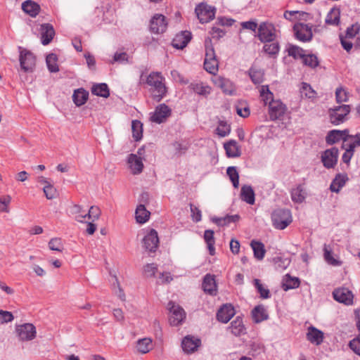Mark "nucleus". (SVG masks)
I'll return each instance as SVG.
<instances>
[{
  "label": "nucleus",
  "mask_w": 360,
  "mask_h": 360,
  "mask_svg": "<svg viewBox=\"0 0 360 360\" xmlns=\"http://www.w3.org/2000/svg\"><path fill=\"white\" fill-rule=\"evenodd\" d=\"M340 11L338 8H333L326 15L325 22L330 25H338L340 23Z\"/></svg>",
  "instance_id": "obj_36"
},
{
  "label": "nucleus",
  "mask_w": 360,
  "mask_h": 360,
  "mask_svg": "<svg viewBox=\"0 0 360 360\" xmlns=\"http://www.w3.org/2000/svg\"><path fill=\"white\" fill-rule=\"evenodd\" d=\"M22 11L30 16L34 18L40 11V6L34 1L27 0L22 4Z\"/></svg>",
  "instance_id": "obj_25"
},
{
  "label": "nucleus",
  "mask_w": 360,
  "mask_h": 360,
  "mask_svg": "<svg viewBox=\"0 0 360 360\" xmlns=\"http://www.w3.org/2000/svg\"><path fill=\"white\" fill-rule=\"evenodd\" d=\"M129 56L126 52L117 51L115 53L110 63H119L121 64H127L129 63Z\"/></svg>",
  "instance_id": "obj_50"
},
{
  "label": "nucleus",
  "mask_w": 360,
  "mask_h": 360,
  "mask_svg": "<svg viewBox=\"0 0 360 360\" xmlns=\"http://www.w3.org/2000/svg\"><path fill=\"white\" fill-rule=\"evenodd\" d=\"M43 191L46 198L49 200H52L55 198L57 195L56 189L51 184H48V185L44 186Z\"/></svg>",
  "instance_id": "obj_58"
},
{
  "label": "nucleus",
  "mask_w": 360,
  "mask_h": 360,
  "mask_svg": "<svg viewBox=\"0 0 360 360\" xmlns=\"http://www.w3.org/2000/svg\"><path fill=\"white\" fill-rule=\"evenodd\" d=\"M240 217L238 214L235 215H229L224 217H214L211 219L212 221L216 224L217 226H223L225 225H228L231 222H236L239 219Z\"/></svg>",
  "instance_id": "obj_38"
},
{
  "label": "nucleus",
  "mask_w": 360,
  "mask_h": 360,
  "mask_svg": "<svg viewBox=\"0 0 360 360\" xmlns=\"http://www.w3.org/2000/svg\"><path fill=\"white\" fill-rule=\"evenodd\" d=\"M338 149L335 147L326 150L321 157L323 166L327 169L334 168L338 162Z\"/></svg>",
  "instance_id": "obj_10"
},
{
  "label": "nucleus",
  "mask_w": 360,
  "mask_h": 360,
  "mask_svg": "<svg viewBox=\"0 0 360 360\" xmlns=\"http://www.w3.org/2000/svg\"><path fill=\"white\" fill-rule=\"evenodd\" d=\"M16 333L22 341L33 340L36 336V328L32 323H24L16 327Z\"/></svg>",
  "instance_id": "obj_11"
},
{
  "label": "nucleus",
  "mask_w": 360,
  "mask_h": 360,
  "mask_svg": "<svg viewBox=\"0 0 360 360\" xmlns=\"http://www.w3.org/2000/svg\"><path fill=\"white\" fill-rule=\"evenodd\" d=\"M157 271V266L155 264H148L144 266L143 274L146 277L155 276Z\"/></svg>",
  "instance_id": "obj_63"
},
{
  "label": "nucleus",
  "mask_w": 360,
  "mask_h": 360,
  "mask_svg": "<svg viewBox=\"0 0 360 360\" xmlns=\"http://www.w3.org/2000/svg\"><path fill=\"white\" fill-rule=\"evenodd\" d=\"M192 37L191 32L189 31H182L176 34L172 41V45L176 49H183L185 48Z\"/></svg>",
  "instance_id": "obj_19"
},
{
  "label": "nucleus",
  "mask_w": 360,
  "mask_h": 360,
  "mask_svg": "<svg viewBox=\"0 0 360 360\" xmlns=\"http://www.w3.org/2000/svg\"><path fill=\"white\" fill-rule=\"evenodd\" d=\"M335 98L337 103L347 102L348 101V93L342 86L335 90Z\"/></svg>",
  "instance_id": "obj_55"
},
{
  "label": "nucleus",
  "mask_w": 360,
  "mask_h": 360,
  "mask_svg": "<svg viewBox=\"0 0 360 360\" xmlns=\"http://www.w3.org/2000/svg\"><path fill=\"white\" fill-rule=\"evenodd\" d=\"M300 281L297 277H291L289 274H286L283 279L282 288L287 291L290 289H294L299 287Z\"/></svg>",
  "instance_id": "obj_35"
},
{
  "label": "nucleus",
  "mask_w": 360,
  "mask_h": 360,
  "mask_svg": "<svg viewBox=\"0 0 360 360\" xmlns=\"http://www.w3.org/2000/svg\"><path fill=\"white\" fill-rule=\"evenodd\" d=\"M11 200V198L10 195H5L0 198V212H9L8 205Z\"/></svg>",
  "instance_id": "obj_60"
},
{
  "label": "nucleus",
  "mask_w": 360,
  "mask_h": 360,
  "mask_svg": "<svg viewBox=\"0 0 360 360\" xmlns=\"http://www.w3.org/2000/svg\"><path fill=\"white\" fill-rule=\"evenodd\" d=\"M171 110L165 103L156 107L155 112L150 117L152 122L160 124L170 115Z\"/></svg>",
  "instance_id": "obj_18"
},
{
  "label": "nucleus",
  "mask_w": 360,
  "mask_h": 360,
  "mask_svg": "<svg viewBox=\"0 0 360 360\" xmlns=\"http://www.w3.org/2000/svg\"><path fill=\"white\" fill-rule=\"evenodd\" d=\"M167 23L165 17L161 14H155L150 20V29L155 34L164 32L167 29Z\"/></svg>",
  "instance_id": "obj_16"
},
{
  "label": "nucleus",
  "mask_w": 360,
  "mask_h": 360,
  "mask_svg": "<svg viewBox=\"0 0 360 360\" xmlns=\"http://www.w3.org/2000/svg\"><path fill=\"white\" fill-rule=\"evenodd\" d=\"M235 309L231 304L223 305L217 313V319L219 321L226 323L234 316Z\"/></svg>",
  "instance_id": "obj_21"
},
{
  "label": "nucleus",
  "mask_w": 360,
  "mask_h": 360,
  "mask_svg": "<svg viewBox=\"0 0 360 360\" xmlns=\"http://www.w3.org/2000/svg\"><path fill=\"white\" fill-rule=\"evenodd\" d=\"M274 226L280 230L285 229L292 222L291 212L287 209H277L271 215Z\"/></svg>",
  "instance_id": "obj_3"
},
{
  "label": "nucleus",
  "mask_w": 360,
  "mask_h": 360,
  "mask_svg": "<svg viewBox=\"0 0 360 360\" xmlns=\"http://www.w3.org/2000/svg\"><path fill=\"white\" fill-rule=\"evenodd\" d=\"M201 341L200 339L193 336H186L182 342L181 347L185 353L191 354L194 352L200 347Z\"/></svg>",
  "instance_id": "obj_20"
},
{
  "label": "nucleus",
  "mask_w": 360,
  "mask_h": 360,
  "mask_svg": "<svg viewBox=\"0 0 360 360\" xmlns=\"http://www.w3.org/2000/svg\"><path fill=\"white\" fill-rule=\"evenodd\" d=\"M288 55L292 56L294 58H304V50L295 45H290L288 49Z\"/></svg>",
  "instance_id": "obj_53"
},
{
  "label": "nucleus",
  "mask_w": 360,
  "mask_h": 360,
  "mask_svg": "<svg viewBox=\"0 0 360 360\" xmlns=\"http://www.w3.org/2000/svg\"><path fill=\"white\" fill-rule=\"evenodd\" d=\"M127 162L133 174H139L142 172L143 164L140 157L131 153L128 156Z\"/></svg>",
  "instance_id": "obj_23"
},
{
  "label": "nucleus",
  "mask_w": 360,
  "mask_h": 360,
  "mask_svg": "<svg viewBox=\"0 0 360 360\" xmlns=\"http://www.w3.org/2000/svg\"><path fill=\"white\" fill-rule=\"evenodd\" d=\"M167 309L170 313L169 321L171 326H177L184 321L186 314L181 307L170 301L167 304Z\"/></svg>",
  "instance_id": "obj_4"
},
{
  "label": "nucleus",
  "mask_w": 360,
  "mask_h": 360,
  "mask_svg": "<svg viewBox=\"0 0 360 360\" xmlns=\"http://www.w3.org/2000/svg\"><path fill=\"white\" fill-rule=\"evenodd\" d=\"M150 212L146 210L143 205L137 206L135 212L136 220L139 224L146 223L150 217Z\"/></svg>",
  "instance_id": "obj_34"
},
{
  "label": "nucleus",
  "mask_w": 360,
  "mask_h": 360,
  "mask_svg": "<svg viewBox=\"0 0 360 360\" xmlns=\"http://www.w3.org/2000/svg\"><path fill=\"white\" fill-rule=\"evenodd\" d=\"M215 11L214 7L208 6L205 3L198 4L195 9L198 18L201 23H206L212 20L214 18Z\"/></svg>",
  "instance_id": "obj_8"
},
{
  "label": "nucleus",
  "mask_w": 360,
  "mask_h": 360,
  "mask_svg": "<svg viewBox=\"0 0 360 360\" xmlns=\"http://www.w3.org/2000/svg\"><path fill=\"white\" fill-rule=\"evenodd\" d=\"M257 37L262 42H271L276 37V29L271 23L262 22L258 27Z\"/></svg>",
  "instance_id": "obj_7"
},
{
  "label": "nucleus",
  "mask_w": 360,
  "mask_h": 360,
  "mask_svg": "<svg viewBox=\"0 0 360 360\" xmlns=\"http://www.w3.org/2000/svg\"><path fill=\"white\" fill-rule=\"evenodd\" d=\"M347 180L348 177L346 174H338L330 186V191L338 193Z\"/></svg>",
  "instance_id": "obj_29"
},
{
  "label": "nucleus",
  "mask_w": 360,
  "mask_h": 360,
  "mask_svg": "<svg viewBox=\"0 0 360 360\" xmlns=\"http://www.w3.org/2000/svg\"><path fill=\"white\" fill-rule=\"evenodd\" d=\"M190 207L193 221L195 222H199L201 221L202 214L199 208L193 205L192 204L190 205Z\"/></svg>",
  "instance_id": "obj_62"
},
{
  "label": "nucleus",
  "mask_w": 360,
  "mask_h": 360,
  "mask_svg": "<svg viewBox=\"0 0 360 360\" xmlns=\"http://www.w3.org/2000/svg\"><path fill=\"white\" fill-rule=\"evenodd\" d=\"M259 93H260V96L262 97L265 105H266L267 103L269 104L270 101H274L273 99L274 95L270 91V90L269 89V86H267V85L262 86Z\"/></svg>",
  "instance_id": "obj_48"
},
{
  "label": "nucleus",
  "mask_w": 360,
  "mask_h": 360,
  "mask_svg": "<svg viewBox=\"0 0 360 360\" xmlns=\"http://www.w3.org/2000/svg\"><path fill=\"white\" fill-rule=\"evenodd\" d=\"M295 37L300 41L303 42L309 41L312 38V32L308 25L299 23L294 25Z\"/></svg>",
  "instance_id": "obj_15"
},
{
  "label": "nucleus",
  "mask_w": 360,
  "mask_h": 360,
  "mask_svg": "<svg viewBox=\"0 0 360 360\" xmlns=\"http://www.w3.org/2000/svg\"><path fill=\"white\" fill-rule=\"evenodd\" d=\"M252 317L253 321L258 323L268 319L269 315L263 305H258L252 310Z\"/></svg>",
  "instance_id": "obj_28"
},
{
  "label": "nucleus",
  "mask_w": 360,
  "mask_h": 360,
  "mask_svg": "<svg viewBox=\"0 0 360 360\" xmlns=\"http://www.w3.org/2000/svg\"><path fill=\"white\" fill-rule=\"evenodd\" d=\"M303 58L304 65H308L312 68L319 65V60L317 57L314 54L305 55Z\"/></svg>",
  "instance_id": "obj_56"
},
{
  "label": "nucleus",
  "mask_w": 360,
  "mask_h": 360,
  "mask_svg": "<svg viewBox=\"0 0 360 360\" xmlns=\"http://www.w3.org/2000/svg\"><path fill=\"white\" fill-rule=\"evenodd\" d=\"M213 82L217 87L221 89L224 94L229 96L236 94V86L230 79L218 76L213 79Z\"/></svg>",
  "instance_id": "obj_13"
},
{
  "label": "nucleus",
  "mask_w": 360,
  "mask_h": 360,
  "mask_svg": "<svg viewBox=\"0 0 360 360\" xmlns=\"http://www.w3.org/2000/svg\"><path fill=\"white\" fill-rule=\"evenodd\" d=\"M263 50L270 56H275L278 53L280 46L278 42H274L273 41L271 44H265L263 46Z\"/></svg>",
  "instance_id": "obj_52"
},
{
  "label": "nucleus",
  "mask_w": 360,
  "mask_h": 360,
  "mask_svg": "<svg viewBox=\"0 0 360 360\" xmlns=\"http://www.w3.org/2000/svg\"><path fill=\"white\" fill-rule=\"evenodd\" d=\"M249 75L252 82L255 84H261L264 80V72L261 70L250 68Z\"/></svg>",
  "instance_id": "obj_47"
},
{
  "label": "nucleus",
  "mask_w": 360,
  "mask_h": 360,
  "mask_svg": "<svg viewBox=\"0 0 360 360\" xmlns=\"http://www.w3.org/2000/svg\"><path fill=\"white\" fill-rule=\"evenodd\" d=\"M20 51V65L21 69L25 72H32L36 65V58L34 54L22 47H19Z\"/></svg>",
  "instance_id": "obj_5"
},
{
  "label": "nucleus",
  "mask_w": 360,
  "mask_h": 360,
  "mask_svg": "<svg viewBox=\"0 0 360 360\" xmlns=\"http://www.w3.org/2000/svg\"><path fill=\"white\" fill-rule=\"evenodd\" d=\"M55 35L53 27L49 23H44L41 25V39L43 45H48Z\"/></svg>",
  "instance_id": "obj_22"
},
{
  "label": "nucleus",
  "mask_w": 360,
  "mask_h": 360,
  "mask_svg": "<svg viewBox=\"0 0 360 360\" xmlns=\"http://www.w3.org/2000/svg\"><path fill=\"white\" fill-rule=\"evenodd\" d=\"M89 98V92L82 88L75 90L72 99L77 106L84 105Z\"/></svg>",
  "instance_id": "obj_32"
},
{
  "label": "nucleus",
  "mask_w": 360,
  "mask_h": 360,
  "mask_svg": "<svg viewBox=\"0 0 360 360\" xmlns=\"http://www.w3.org/2000/svg\"><path fill=\"white\" fill-rule=\"evenodd\" d=\"M290 195L294 202L302 203L305 200L307 193L303 186L298 185L296 188L292 189Z\"/></svg>",
  "instance_id": "obj_33"
},
{
  "label": "nucleus",
  "mask_w": 360,
  "mask_h": 360,
  "mask_svg": "<svg viewBox=\"0 0 360 360\" xmlns=\"http://www.w3.org/2000/svg\"><path fill=\"white\" fill-rule=\"evenodd\" d=\"M324 259L329 264L333 266H340L341 262L335 259L332 255L331 248L326 244L323 246Z\"/></svg>",
  "instance_id": "obj_45"
},
{
  "label": "nucleus",
  "mask_w": 360,
  "mask_h": 360,
  "mask_svg": "<svg viewBox=\"0 0 360 360\" xmlns=\"http://www.w3.org/2000/svg\"><path fill=\"white\" fill-rule=\"evenodd\" d=\"M240 198L242 200L250 205H253L255 201V192L252 188L248 185H244L241 188Z\"/></svg>",
  "instance_id": "obj_31"
},
{
  "label": "nucleus",
  "mask_w": 360,
  "mask_h": 360,
  "mask_svg": "<svg viewBox=\"0 0 360 360\" xmlns=\"http://www.w3.org/2000/svg\"><path fill=\"white\" fill-rule=\"evenodd\" d=\"M349 131L347 129L345 130H337L333 129L330 131L326 137V141L327 144L328 145H333L340 140L343 141V145L346 143V142L348 141V137H349Z\"/></svg>",
  "instance_id": "obj_14"
},
{
  "label": "nucleus",
  "mask_w": 360,
  "mask_h": 360,
  "mask_svg": "<svg viewBox=\"0 0 360 360\" xmlns=\"http://www.w3.org/2000/svg\"><path fill=\"white\" fill-rule=\"evenodd\" d=\"M101 214V210H100V208L98 207H97V206H91L89 208V210L88 213L77 216L76 217V219L78 221H81L82 222L83 219H85V218L88 217L89 219H91L92 221H95V220H97L99 218Z\"/></svg>",
  "instance_id": "obj_37"
},
{
  "label": "nucleus",
  "mask_w": 360,
  "mask_h": 360,
  "mask_svg": "<svg viewBox=\"0 0 360 360\" xmlns=\"http://www.w3.org/2000/svg\"><path fill=\"white\" fill-rule=\"evenodd\" d=\"M347 146H353L354 149L356 146H360V134H357L355 136L349 135L348 141L346 142Z\"/></svg>",
  "instance_id": "obj_64"
},
{
  "label": "nucleus",
  "mask_w": 360,
  "mask_h": 360,
  "mask_svg": "<svg viewBox=\"0 0 360 360\" xmlns=\"http://www.w3.org/2000/svg\"><path fill=\"white\" fill-rule=\"evenodd\" d=\"M254 283L255 288L260 294V297L263 299L269 298V290L262 285V284L260 283V281L256 278L254 280Z\"/></svg>",
  "instance_id": "obj_57"
},
{
  "label": "nucleus",
  "mask_w": 360,
  "mask_h": 360,
  "mask_svg": "<svg viewBox=\"0 0 360 360\" xmlns=\"http://www.w3.org/2000/svg\"><path fill=\"white\" fill-rule=\"evenodd\" d=\"M189 87L195 93H196V94H198L199 95H201V96H207L211 92V87H210L207 85H203L202 84H198V83L193 84V83H192V84H190Z\"/></svg>",
  "instance_id": "obj_41"
},
{
  "label": "nucleus",
  "mask_w": 360,
  "mask_h": 360,
  "mask_svg": "<svg viewBox=\"0 0 360 360\" xmlns=\"http://www.w3.org/2000/svg\"><path fill=\"white\" fill-rule=\"evenodd\" d=\"M205 58L204 61L205 70L210 74L214 75L218 70V60L215 51L212 44L211 39L207 38L205 41Z\"/></svg>",
  "instance_id": "obj_2"
},
{
  "label": "nucleus",
  "mask_w": 360,
  "mask_h": 360,
  "mask_svg": "<svg viewBox=\"0 0 360 360\" xmlns=\"http://www.w3.org/2000/svg\"><path fill=\"white\" fill-rule=\"evenodd\" d=\"M224 148L229 158H238L241 155L240 146L235 140H230L225 143Z\"/></svg>",
  "instance_id": "obj_27"
},
{
  "label": "nucleus",
  "mask_w": 360,
  "mask_h": 360,
  "mask_svg": "<svg viewBox=\"0 0 360 360\" xmlns=\"http://www.w3.org/2000/svg\"><path fill=\"white\" fill-rule=\"evenodd\" d=\"M152 340L150 338H143L137 342V350L142 354L148 353L152 349Z\"/></svg>",
  "instance_id": "obj_43"
},
{
  "label": "nucleus",
  "mask_w": 360,
  "mask_h": 360,
  "mask_svg": "<svg viewBox=\"0 0 360 360\" xmlns=\"http://www.w3.org/2000/svg\"><path fill=\"white\" fill-rule=\"evenodd\" d=\"M349 105H341L329 110L330 120L332 124L338 125L345 120L346 116L349 113Z\"/></svg>",
  "instance_id": "obj_6"
},
{
  "label": "nucleus",
  "mask_w": 360,
  "mask_h": 360,
  "mask_svg": "<svg viewBox=\"0 0 360 360\" xmlns=\"http://www.w3.org/2000/svg\"><path fill=\"white\" fill-rule=\"evenodd\" d=\"M217 134L221 136L224 137L229 134L231 131V127L229 125L226 121L220 120L219 122V125L216 129Z\"/></svg>",
  "instance_id": "obj_51"
},
{
  "label": "nucleus",
  "mask_w": 360,
  "mask_h": 360,
  "mask_svg": "<svg viewBox=\"0 0 360 360\" xmlns=\"http://www.w3.org/2000/svg\"><path fill=\"white\" fill-rule=\"evenodd\" d=\"M132 136L135 141H139L143 136V124L139 120H133L131 122Z\"/></svg>",
  "instance_id": "obj_42"
},
{
  "label": "nucleus",
  "mask_w": 360,
  "mask_h": 360,
  "mask_svg": "<svg viewBox=\"0 0 360 360\" xmlns=\"http://www.w3.org/2000/svg\"><path fill=\"white\" fill-rule=\"evenodd\" d=\"M143 247L146 250L155 252L159 243L158 233L155 229H151L143 239Z\"/></svg>",
  "instance_id": "obj_17"
},
{
  "label": "nucleus",
  "mask_w": 360,
  "mask_h": 360,
  "mask_svg": "<svg viewBox=\"0 0 360 360\" xmlns=\"http://www.w3.org/2000/svg\"><path fill=\"white\" fill-rule=\"evenodd\" d=\"M333 296L335 300L345 305H351L353 303L354 295L347 288L342 287L335 289L333 292Z\"/></svg>",
  "instance_id": "obj_12"
},
{
  "label": "nucleus",
  "mask_w": 360,
  "mask_h": 360,
  "mask_svg": "<svg viewBox=\"0 0 360 360\" xmlns=\"http://www.w3.org/2000/svg\"><path fill=\"white\" fill-rule=\"evenodd\" d=\"M165 80V77L159 72H152L146 77V83L150 86L153 98L157 102H160L167 94Z\"/></svg>",
  "instance_id": "obj_1"
},
{
  "label": "nucleus",
  "mask_w": 360,
  "mask_h": 360,
  "mask_svg": "<svg viewBox=\"0 0 360 360\" xmlns=\"http://www.w3.org/2000/svg\"><path fill=\"white\" fill-rule=\"evenodd\" d=\"M49 248L50 250L57 252H62L63 250V244L59 238H53L49 242Z\"/></svg>",
  "instance_id": "obj_54"
},
{
  "label": "nucleus",
  "mask_w": 360,
  "mask_h": 360,
  "mask_svg": "<svg viewBox=\"0 0 360 360\" xmlns=\"http://www.w3.org/2000/svg\"><path fill=\"white\" fill-rule=\"evenodd\" d=\"M231 333L235 336H240L246 333V329L243 322L242 318L237 316L229 327Z\"/></svg>",
  "instance_id": "obj_26"
},
{
  "label": "nucleus",
  "mask_w": 360,
  "mask_h": 360,
  "mask_svg": "<svg viewBox=\"0 0 360 360\" xmlns=\"http://www.w3.org/2000/svg\"><path fill=\"white\" fill-rule=\"evenodd\" d=\"M349 346L355 354L360 356V335L351 340Z\"/></svg>",
  "instance_id": "obj_61"
},
{
  "label": "nucleus",
  "mask_w": 360,
  "mask_h": 360,
  "mask_svg": "<svg viewBox=\"0 0 360 360\" xmlns=\"http://www.w3.org/2000/svg\"><path fill=\"white\" fill-rule=\"evenodd\" d=\"M202 288L205 292L210 295L215 294L217 291V285L214 276L207 274L202 282Z\"/></svg>",
  "instance_id": "obj_30"
},
{
  "label": "nucleus",
  "mask_w": 360,
  "mask_h": 360,
  "mask_svg": "<svg viewBox=\"0 0 360 360\" xmlns=\"http://www.w3.org/2000/svg\"><path fill=\"white\" fill-rule=\"evenodd\" d=\"M57 56L54 53H49L46 58L47 68L51 72H57L59 71L57 64Z\"/></svg>",
  "instance_id": "obj_44"
},
{
  "label": "nucleus",
  "mask_w": 360,
  "mask_h": 360,
  "mask_svg": "<svg viewBox=\"0 0 360 360\" xmlns=\"http://www.w3.org/2000/svg\"><path fill=\"white\" fill-rule=\"evenodd\" d=\"M250 245L253 250L255 257L258 260H262L266 252L264 244L259 241L252 240Z\"/></svg>",
  "instance_id": "obj_39"
},
{
  "label": "nucleus",
  "mask_w": 360,
  "mask_h": 360,
  "mask_svg": "<svg viewBox=\"0 0 360 360\" xmlns=\"http://www.w3.org/2000/svg\"><path fill=\"white\" fill-rule=\"evenodd\" d=\"M226 174L231 181L234 188H237L239 186V174L236 167H229L226 169Z\"/></svg>",
  "instance_id": "obj_46"
},
{
  "label": "nucleus",
  "mask_w": 360,
  "mask_h": 360,
  "mask_svg": "<svg viewBox=\"0 0 360 360\" xmlns=\"http://www.w3.org/2000/svg\"><path fill=\"white\" fill-rule=\"evenodd\" d=\"M91 93L103 98H108L110 96L108 86L105 83L94 84L91 88Z\"/></svg>",
  "instance_id": "obj_40"
},
{
  "label": "nucleus",
  "mask_w": 360,
  "mask_h": 360,
  "mask_svg": "<svg viewBox=\"0 0 360 360\" xmlns=\"http://www.w3.org/2000/svg\"><path fill=\"white\" fill-rule=\"evenodd\" d=\"M287 108L281 101L276 100L269 102V115L271 120L281 119L285 115Z\"/></svg>",
  "instance_id": "obj_9"
},
{
  "label": "nucleus",
  "mask_w": 360,
  "mask_h": 360,
  "mask_svg": "<svg viewBox=\"0 0 360 360\" xmlns=\"http://www.w3.org/2000/svg\"><path fill=\"white\" fill-rule=\"evenodd\" d=\"M342 148L345 149V152L342 155V160L345 163H349L354 153V146H347L346 143L342 145Z\"/></svg>",
  "instance_id": "obj_59"
},
{
  "label": "nucleus",
  "mask_w": 360,
  "mask_h": 360,
  "mask_svg": "<svg viewBox=\"0 0 360 360\" xmlns=\"http://www.w3.org/2000/svg\"><path fill=\"white\" fill-rule=\"evenodd\" d=\"M307 339L311 343L319 345L323 340V333L314 326L308 328Z\"/></svg>",
  "instance_id": "obj_24"
},
{
  "label": "nucleus",
  "mask_w": 360,
  "mask_h": 360,
  "mask_svg": "<svg viewBox=\"0 0 360 360\" xmlns=\"http://www.w3.org/2000/svg\"><path fill=\"white\" fill-rule=\"evenodd\" d=\"M300 94L302 97L304 96L308 98H314L316 94V91L311 88V86L305 82L302 84Z\"/></svg>",
  "instance_id": "obj_49"
}]
</instances>
